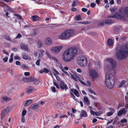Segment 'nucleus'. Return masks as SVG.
Masks as SVG:
<instances>
[{
  "label": "nucleus",
  "mask_w": 128,
  "mask_h": 128,
  "mask_svg": "<svg viewBox=\"0 0 128 128\" xmlns=\"http://www.w3.org/2000/svg\"><path fill=\"white\" fill-rule=\"evenodd\" d=\"M105 24L106 25H110L113 23L114 20L112 19H108L106 20H105Z\"/></svg>",
  "instance_id": "nucleus-16"
},
{
  "label": "nucleus",
  "mask_w": 128,
  "mask_h": 128,
  "mask_svg": "<svg viewBox=\"0 0 128 128\" xmlns=\"http://www.w3.org/2000/svg\"><path fill=\"white\" fill-rule=\"evenodd\" d=\"M4 37L7 40L11 42H13L12 40L8 36L5 35L4 36Z\"/></svg>",
  "instance_id": "nucleus-27"
},
{
  "label": "nucleus",
  "mask_w": 128,
  "mask_h": 128,
  "mask_svg": "<svg viewBox=\"0 0 128 128\" xmlns=\"http://www.w3.org/2000/svg\"><path fill=\"white\" fill-rule=\"evenodd\" d=\"M21 68L23 69H28V67L24 64H23L21 66Z\"/></svg>",
  "instance_id": "nucleus-39"
},
{
  "label": "nucleus",
  "mask_w": 128,
  "mask_h": 128,
  "mask_svg": "<svg viewBox=\"0 0 128 128\" xmlns=\"http://www.w3.org/2000/svg\"><path fill=\"white\" fill-rule=\"evenodd\" d=\"M51 88L52 89V91L53 92H56V88L54 87H52Z\"/></svg>",
  "instance_id": "nucleus-50"
},
{
  "label": "nucleus",
  "mask_w": 128,
  "mask_h": 128,
  "mask_svg": "<svg viewBox=\"0 0 128 128\" xmlns=\"http://www.w3.org/2000/svg\"><path fill=\"white\" fill-rule=\"evenodd\" d=\"M80 118H82V117H86L87 116V114L86 112L84 110H82L80 114Z\"/></svg>",
  "instance_id": "nucleus-15"
},
{
  "label": "nucleus",
  "mask_w": 128,
  "mask_h": 128,
  "mask_svg": "<svg viewBox=\"0 0 128 128\" xmlns=\"http://www.w3.org/2000/svg\"><path fill=\"white\" fill-rule=\"evenodd\" d=\"M117 10V8H112L110 9V10L112 13H114L115 11Z\"/></svg>",
  "instance_id": "nucleus-37"
},
{
  "label": "nucleus",
  "mask_w": 128,
  "mask_h": 128,
  "mask_svg": "<svg viewBox=\"0 0 128 128\" xmlns=\"http://www.w3.org/2000/svg\"><path fill=\"white\" fill-rule=\"evenodd\" d=\"M40 59H38L36 62V64L38 66H39L40 65Z\"/></svg>",
  "instance_id": "nucleus-40"
},
{
  "label": "nucleus",
  "mask_w": 128,
  "mask_h": 128,
  "mask_svg": "<svg viewBox=\"0 0 128 128\" xmlns=\"http://www.w3.org/2000/svg\"><path fill=\"white\" fill-rule=\"evenodd\" d=\"M9 112V108L7 107L4 108V110L2 111L1 114V117L0 118L2 120L6 118V115L8 114Z\"/></svg>",
  "instance_id": "nucleus-7"
},
{
  "label": "nucleus",
  "mask_w": 128,
  "mask_h": 128,
  "mask_svg": "<svg viewBox=\"0 0 128 128\" xmlns=\"http://www.w3.org/2000/svg\"><path fill=\"white\" fill-rule=\"evenodd\" d=\"M14 15L15 16H17V17H18L20 19H21L22 18V16L20 15H19V14H14Z\"/></svg>",
  "instance_id": "nucleus-54"
},
{
  "label": "nucleus",
  "mask_w": 128,
  "mask_h": 128,
  "mask_svg": "<svg viewBox=\"0 0 128 128\" xmlns=\"http://www.w3.org/2000/svg\"><path fill=\"white\" fill-rule=\"evenodd\" d=\"M84 103L87 105H88L90 104V102L88 98L86 97H84Z\"/></svg>",
  "instance_id": "nucleus-18"
},
{
  "label": "nucleus",
  "mask_w": 128,
  "mask_h": 128,
  "mask_svg": "<svg viewBox=\"0 0 128 128\" xmlns=\"http://www.w3.org/2000/svg\"><path fill=\"white\" fill-rule=\"evenodd\" d=\"M77 2H78V0H77L74 1V2H73L72 4V6L73 7L75 6H76V3Z\"/></svg>",
  "instance_id": "nucleus-42"
},
{
  "label": "nucleus",
  "mask_w": 128,
  "mask_h": 128,
  "mask_svg": "<svg viewBox=\"0 0 128 128\" xmlns=\"http://www.w3.org/2000/svg\"><path fill=\"white\" fill-rule=\"evenodd\" d=\"M34 84H38L40 82V81L37 80L35 78L34 80Z\"/></svg>",
  "instance_id": "nucleus-35"
},
{
  "label": "nucleus",
  "mask_w": 128,
  "mask_h": 128,
  "mask_svg": "<svg viewBox=\"0 0 128 128\" xmlns=\"http://www.w3.org/2000/svg\"><path fill=\"white\" fill-rule=\"evenodd\" d=\"M39 107V106L37 104H35L31 105L30 108L32 109H38Z\"/></svg>",
  "instance_id": "nucleus-20"
},
{
  "label": "nucleus",
  "mask_w": 128,
  "mask_h": 128,
  "mask_svg": "<svg viewBox=\"0 0 128 128\" xmlns=\"http://www.w3.org/2000/svg\"><path fill=\"white\" fill-rule=\"evenodd\" d=\"M108 18H116L120 20H123L124 18V17L123 16H122L121 14H118L117 13H116L113 16L109 15L108 16Z\"/></svg>",
  "instance_id": "nucleus-9"
},
{
  "label": "nucleus",
  "mask_w": 128,
  "mask_h": 128,
  "mask_svg": "<svg viewBox=\"0 0 128 128\" xmlns=\"http://www.w3.org/2000/svg\"><path fill=\"white\" fill-rule=\"evenodd\" d=\"M113 114V112H108L107 114V115L108 116H110L112 115Z\"/></svg>",
  "instance_id": "nucleus-43"
},
{
  "label": "nucleus",
  "mask_w": 128,
  "mask_h": 128,
  "mask_svg": "<svg viewBox=\"0 0 128 128\" xmlns=\"http://www.w3.org/2000/svg\"><path fill=\"white\" fill-rule=\"evenodd\" d=\"M106 62L107 63L109 62L112 68H114L116 66V61L110 58H107L106 61Z\"/></svg>",
  "instance_id": "nucleus-8"
},
{
  "label": "nucleus",
  "mask_w": 128,
  "mask_h": 128,
  "mask_svg": "<svg viewBox=\"0 0 128 128\" xmlns=\"http://www.w3.org/2000/svg\"><path fill=\"white\" fill-rule=\"evenodd\" d=\"M35 78L33 77H30L28 78V82H33Z\"/></svg>",
  "instance_id": "nucleus-32"
},
{
  "label": "nucleus",
  "mask_w": 128,
  "mask_h": 128,
  "mask_svg": "<svg viewBox=\"0 0 128 128\" xmlns=\"http://www.w3.org/2000/svg\"><path fill=\"white\" fill-rule=\"evenodd\" d=\"M43 42L41 40H39L37 42V45L38 48H40L42 46Z\"/></svg>",
  "instance_id": "nucleus-24"
},
{
  "label": "nucleus",
  "mask_w": 128,
  "mask_h": 128,
  "mask_svg": "<svg viewBox=\"0 0 128 128\" xmlns=\"http://www.w3.org/2000/svg\"><path fill=\"white\" fill-rule=\"evenodd\" d=\"M54 75L55 76H56V79H57V81H59L60 80V78L58 76H56V75L55 74H55L54 73Z\"/></svg>",
  "instance_id": "nucleus-59"
},
{
  "label": "nucleus",
  "mask_w": 128,
  "mask_h": 128,
  "mask_svg": "<svg viewBox=\"0 0 128 128\" xmlns=\"http://www.w3.org/2000/svg\"><path fill=\"white\" fill-rule=\"evenodd\" d=\"M96 6V4L95 3H92L91 4V6L93 8L95 7Z\"/></svg>",
  "instance_id": "nucleus-52"
},
{
  "label": "nucleus",
  "mask_w": 128,
  "mask_h": 128,
  "mask_svg": "<svg viewBox=\"0 0 128 128\" xmlns=\"http://www.w3.org/2000/svg\"><path fill=\"white\" fill-rule=\"evenodd\" d=\"M90 77L92 78V81L94 80V78L96 77L98 75L96 71L92 70H90Z\"/></svg>",
  "instance_id": "nucleus-10"
},
{
  "label": "nucleus",
  "mask_w": 128,
  "mask_h": 128,
  "mask_svg": "<svg viewBox=\"0 0 128 128\" xmlns=\"http://www.w3.org/2000/svg\"><path fill=\"white\" fill-rule=\"evenodd\" d=\"M90 112L91 114L93 115V116H94L95 115L96 112L93 111L92 110H90Z\"/></svg>",
  "instance_id": "nucleus-48"
},
{
  "label": "nucleus",
  "mask_w": 128,
  "mask_h": 128,
  "mask_svg": "<svg viewBox=\"0 0 128 128\" xmlns=\"http://www.w3.org/2000/svg\"><path fill=\"white\" fill-rule=\"evenodd\" d=\"M116 56L117 58L122 60L128 56V43H126L122 45L118 46Z\"/></svg>",
  "instance_id": "nucleus-1"
},
{
  "label": "nucleus",
  "mask_w": 128,
  "mask_h": 128,
  "mask_svg": "<svg viewBox=\"0 0 128 128\" xmlns=\"http://www.w3.org/2000/svg\"><path fill=\"white\" fill-rule=\"evenodd\" d=\"M61 70H62V71L64 73H65V74H67L68 75V73L67 72H66V71H65L64 69L63 68H62L61 69Z\"/></svg>",
  "instance_id": "nucleus-62"
},
{
  "label": "nucleus",
  "mask_w": 128,
  "mask_h": 128,
  "mask_svg": "<svg viewBox=\"0 0 128 128\" xmlns=\"http://www.w3.org/2000/svg\"><path fill=\"white\" fill-rule=\"evenodd\" d=\"M97 119L96 118H94L93 119L92 121V122L93 123H94L96 122L97 121Z\"/></svg>",
  "instance_id": "nucleus-64"
},
{
  "label": "nucleus",
  "mask_w": 128,
  "mask_h": 128,
  "mask_svg": "<svg viewBox=\"0 0 128 128\" xmlns=\"http://www.w3.org/2000/svg\"><path fill=\"white\" fill-rule=\"evenodd\" d=\"M63 46H57L54 47H52L50 49L52 52L54 54H57L62 49Z\"/></svg>",
  "instance_id": "nucleus-6"
},
{
  "label": "nucleus",
  "mask_w": 128,
  "mask_h": 128,
  "mask_svg": "<svg viewBox=\"0 0 128 128\" xmlns=\"http://www.w3.org/2000/svg\"><path fill=\"white\" fill-rule=\"evenodd\" d=\"M38 30L36 28L34 30L33 32L31 34V35L32 36H34L36 35L37 34V32Z\"/></svg>",
  "instance_id": "nucleus-29"
},
{
  "label": "nucleus",
  "mask_w": 128,
  "mask_h": 128,
  "mask_svg": "<svg viewBox=\"0 0 128 128\" xmlns=\"http://www.w3.org/2000/svg\"><path fill=\"white\" fill-rule=\"evenodd\" d=\"M30 74L29 72H25L24 73V75L26 76H29Z\"/></svg>",
  "instance_id": "nucleus-49"
},
{
  "label": "nucleus",
  "mask_w": 128,
  "mask_h": 128,
  "mask_svg": "<svg viewBox=\"0 0 128 128\" xmlns=\"http://www.w3.org/2000/svg\"><path fill=\"white\" fill-rule=\"evenodd\" d=\"M114 84V77L113 74L110 72H108L106 76L105 84L106 86L109 88H112Z\"/></svg>",
  "instance_id": "nucleus-3"
},
{
  "label": "nucleus",
  "mask_w": 128,
  "mask_h": 128,
  "mask_svg": "<svg viewBox=\"0 0 128 128\" xmlns=\"http://www.w3.org/2000/svg\"><path fill=\"white\" fill-rule=\"evenodd\" d=\"M16 64L17 65L20 66V62L18 61H17L16 62Z\"/></svg>",
  "instance_id": "nucleus-56"
},
{
  "label": "nucleus",
  "mask_w": 128,
  "mask_h": 128,
  "mask_svg": "<svg viewBox=\"0 0 128 128\" xmlns=\"http://www.w3.org/2000/svg\"><path fill=\"white\" fill-rule=\"evenodd\" d=\"M8 59V58L7 57H6V58H4L3 59V60L5 62H7Z\"/></svg>",
  "instance_id": "nucleus-51"
},
{
  "label": "nucleus",
  "mask_w": 128,
  "mask_h": 128,
  "mask_svg": "<svg viewBox=\"0 0 128 128\" xmlns=\"http://www.w3.org/2000/svg\"><path fill=\"white\" fill-rule=\"evenodd\" d=\"M105 20H104L100 22L99 24V25L101 26H103L105 24Z\"/></svg>",
  "instance_id": "nucleus-30"
},
{
  "label": "nucleus",
  "mask_w": 128,
  "mask_h": 128,
  "mask_svg": "<svg viewBox=\"0 0 128 128\" xmlns=\"http://www.w3.org/2000/svg\"><path fill=\"white\" fill-rule=\"evenodd\" d=\"M3 52L4 54H6L7 55H8V56L9 55L8 53V52H6V51L5 50H4L3 51Z\"/></svg>",
  "instance_id": "nucleus-58"
},
{
  "label": "nucleus",
  "mask_w": 128,
  "mask_h": 128,
  "mask_svg": "<svg viewBox=\"0 0 128 128\" xmlns=\"http://www.w3.org/2000/svg\"><path fill=\"white\" fill-rule=\"evenodd\" d=\"M77 62L79 65L83 67L86 66L88 63L86 57L82 55L78 57Z\"/></svg>",
  "instance_id": "nucleus-5"
},
{
  "label": "nucleus",
  "mask_w": 128,
  "mask_h": 128,
  "mask_svg": "<svg viewBox=\"0 0 128 128\" xmlns=\"http://www.w3.org/2000/svg\"><path fill=\"white\" fill-rule=\"evenodd\" d=\"M82 12H86L87 11L88 9L87 8H82Z\"/></svg>",
  "instance_id": "nucleus-55"
},
{
  "label": "nucleus",
  "mask_w": 128,
  "mask_h": 128,
  "mask_svg": "<svg viewBox=\"0 0 128 128\" xmlns=\"http://www.w3.org/2000/svg\"><path fill=\"white\" fill-rule=\"evenodd\" d=\"M46 54L49 58H51L52 59L54 60L56 62H58L57 59L54 57H52L50 55L49 53H48V52L46 51Z\"/></svg>",
  "instance_id": "nucleus-19"
},
{
  "label": "nucleus",
  "mask_w": 128,
  "mask_h": 128,
  "mask_svg": "<svg viewBox=\"0 0 128 128\" xmlns=\"http://www.w3.org/2000/svg\"><path fill=\"white\" fill-rule=\"evenodd\" d=\"M122 12L123 16H126L128 17V7H127L124 8L122 10ZM122 16V15L121 14ZM123 16V15H122ZM125 18V17H124Z\"/></svg>",
  "instance_id": "nucleus-13"
},
{
  "label": "nucleus",
  "mask_w": 128,
  "mask_h": 128,
  "mask_svg": "<svg viewBox=\"0 0 128 128\" xmlns=\"http://www.w3.org/2000/svg\"><path fill=\"white\" fill-rule=\"evenodd\" d=\"M76 19L77 20H81V18L80 15L77 16L76 17Z\"/></svg>",
  "instance_id": "nucleus-38"
},
{
  "label": "nucleus",
  "mask_w": 128,
  "mask_h": 128,
  "mask_svg": "<svg viewBox=\"0 0 128 128\" xmlns=\"http://www.w3.org/2000/svg\"><path fill=\"white\" fill-rule=\"evenodd\" d=\"M60 88L62 90H66L68 89V87L67 85L63 81H61L60 84Z\"/></svg>",
  "instance_id": "nucleus-12"
},
{
  "label": "nucleus",
  "mask_w": 128,
  "mask_h": 128,
  "mask_svg": "<svg viewBox=\"0 0 128 128\" xmlns=\"http://www.w3.org/2000/svg\"><path fill=\"white\" fill-rule=\"evenodd\" d=\"M87 84H86V85L87 86H90L91 84L90 82L89 81H88L87 82Z\"/></svg>",
  "instance_id": "nucleus-57"
},
{
  "label": "nucleus",
  "mask_w": 128,
  "mask_h": 128,
  "mask_svg": "<svg viewBox=\"0 0 128 128\" xmlns=\"http://www.w3.org/2000/svg\"><path fill=\"white\" fill-rule=\"evenodd\" d=\"M127 111H126L125 110L124 108H122L121 110H119L118 112L117 115L118 116H120L122 114H126L127 112Z\"/></svg>",
  "instance_id": "nucleus-14"
},
{
  "label": "nucleus",
  "mask_w": 128,
  "mask_h": 128,
  "mask_svg": "<svg viewBox=\"0 0 128 128\" xmlns=\"http://www.w3.org/2000/svg\"><path fill=\"white\" fill-rule=\"evenodd\" d=\"M54 86H55L56 87L58 88H60V87L59 86L58 84L56 82H54Z\"/></svg>",
  "instance_id": "nucleus-41"
},
{
  "label": "nucleus",
  "mask_w": 128,
  "mask_h": 128,
  "mask_svg": "<svg viewBox=\"0 0 128 128\" xmlns=\"http://www.w3.org/2000/svg\"><path fill=\"white\" fill-rule=\"evenodd\" d=\"M43 71L44 72L46 73H48L49 72V70L46 68H44Z\"/></svg>",
  "instance_id": "nucleus-45"
},
{
  "label": "nucleus",
  "mask_w": 128,
  "mask_h": 128,
  "mask_svg": "<svg viewBox=\"0 0 128 128\" xmlns=\"http://www.w3.org/2000/svg\"><path fill=\"white\" fill-rule=\"evenodd\" d=\"M20 47L23 50H24L26 51L28 50V48L27 45L22 44L20 45Z\"/></svg>",
  "instance_id": "nucleus-22"
},
{
  "label": "nucleus",
  "mask_w": 128,
  "mask_h": 128,
  "mask_svg": "<svg viewBox=\"0 0 128 128\" xmlns=\"http://www.w3.org/2000/svg\"><path fill=\"white\" fill-rule=\"evenodd\" d=\"M26 112L27 111L26 110H24L22 111V116H24L25 115H26Z\"/></svg>",
  "instance_id": "nucleus-36"
},
{
  "label": "nucleus",
  "mask_w": 128,
  "mask_h": 128,
  "mask_svg": "<svg viewBox=\"0 0 128 128\" xmlns=\"http://www.w3.org/2000/svg\"><path fill=\"white\" fill-rule=\"evenodd\" d=\"M32 102V100H27L26 102L24 104V106H27L30 104Z\"/></svg>",
  "instance_id": "nucleus-25"
},
{
  "label": "nucleus",
  "mask_w": 128,
  "mask_h": 128,
  "mask_svg": "<svg viewBox=\"0 0 128 128\" xmlns=\"http://www.w3.org/2000/svg\"><path fill=\"white\" fill-rule=\"evenodd\" d=\"M127 121L126 120L125 118L123 119L122 120H121L120 121L121 122L123 123L126 122H127Z\"/></svg>",
  "instance_id": "nucleus-46"
},
{
  "label": "nucleus",
  "mask_w": 128,
  "mask_h": 128,
  "mask_svg": "<svg viewBox=\"0 0 128 128\" xmlns=\"http://www.w3.org/2000/svg\"><path fill=\"white\" fill-rule=\"evenodd\" d=\"M77 49L70 48L65 50L63 54L62 59L66 62L71 61L73 59L77 53Z\"/></svg>",
  "instance_id": "nucleus-2"
},
{
  "label": "nucleus",
  "mask_w": 128,
  "mask_h": 128,
  "mask_svg": "<svg viewBox=\"0 0 128 128\" xmlns=\"http://www.w3.org/2000/svg\"><path fill=\"white\" fill-rule=\"evenodd\" d=\"M126 82V81L124 80L122 81L120 84V85L118 86V87L119 88L121 87Z\"/></svg>",
  "instance_id": "nucleus-31"
},
{
  "label": "nucleus",
  "mask_w": 128,
  "mask_h": 128,
  "mask_svg": "<svg viewBox=\"0 0 128 128\" xmlns=\"http://www.w3.org/2000/svg\"><path fill=\"white\" fill-rule=\"evenodd\" d=\"M32 18L34 21H36L39 20V17L36 16H32Z\"/></svg>",
  "instance_id": "nucleus-26"
},
{
  "label": "nucleus",
  "mask_w": 128,
  "mask_h": 128,
  "mask_svg": "<svg viewBox=\"0 0 128 128\" xmlns=\"http://www.w3.org/2000/svg\"><path fill=\"white\" fill-rule=\"evenodd\" d=\"M125 100H126V103H128V96H125Z\"/></svg>",
  "instance_id": "nucleus-53"
},
{
  "label": "nucleus",
  "mask_w": 128,
  "mask_h": 128,
  "mask_svg": "<svg viewBox=\"0 0 128 128\" xmlns=\"http://www.w3.org/2000/svg\"><path fill=\"white\" fill-rule=\"evenodd\" d=\"M44 42L46 45L48 46L52 44V41L50 38L47 37L45 39Z\"/></svg>",
  "instance_id": "nucleus-11"
},
{
  "label": "nucleus",
  "mask_w": 128,
  "mask_h": 128,
  "mask_svg": "<svg viewBox=\"0 0 128 128\" xmlns=\"http://www.w3.org/2000/svg\"><path fill=\"white\" fill-rule=\"evenodd\" d=\"M74 93L78 97L79 96V94L78 92L76 90H74Z\"/></svg>",
  "instance_id": "nucleus-34"
},
{
  "label": "nucleus",
  "mask_w": 128,
  "mask_h": 128,
  "mask_svg": "<svg viewBox=\"0 0 128 128\" xmlns=\"http://www.w3.org/2000/svg\"><path fill=\"white\" fill-rule=\"evenodd\" d=\"M107 43L108 45L109 46H112L113 44V42L112 40L110 38L108 40Z\"/></svg>",
  "instance_id": "nucleus-23"
},
{
  "label": "nucleus",
  "mask_w": 128,
  "mask_h": 128,
  "mask_svg": "<svg viewBox=\"0 0 128 128\" xmlns=\"http://www.w3.org/2000/svg\"><path fill=\"white\" fill-rule=\"evenodd\" d=\"M74 31L72 29H69L65 30L59 36L58 38L62 40H68L74 36Z\"/></svg>",
  "instance_id": "nucleus-4"
},
{
  "label": "nucleus",
  "mask_w": 128,
  "mask_h": 128,
  "mask_svg": "<svg viewBox=\"0 0 128 128\" xmlns=\"http://www.w3.org/2000/svg\"><path fill=\"white\" fill-rule=\"evenodd\" d=\"M22 80L24 82H28V78H27L25 77L24 78H23Z\"/></svg>",
  "instance_id": "nucleus-33"
},
{
  "label": "nucleus",
  "mask_w": 128,
  "mask_h": 128,
  "mask_svg": "<svg viewBox=\"0 0 128 128\" xmlns=\"http://www.w3.org/2000/svg\"><path fill=\"white\" fill-rule=\"evenodd\" d=\"M2 100L3 101L8 102L10 101L11 99L10 98L6 96H4L2 97Z\"/></svg>",
  "instance_id": "nucleus-17"
},
{
  "label": "nucleus",
  "mask_w": 128,
  "mask_h": 128,
  "mask_svg": "<svg viewBox=\"0 0 128 128\" xmlns=\"http://www.w3.org/2000/svg\"><path fill=\"white\" fill-rule=\"evenodd\" d=\"M14 58L16 60H20V58L18 56H16L14 57Z\"/></svg>",
  "instance_id": "nucleus-61"
},
{
  "label": "nucleus",
  "mask_w": 128,
  "mask_h": 128,
  "mask_svg": "<svg viewBox=\"0 0 128 128\" xmlns=\"http://www.w3.org/2000/svg\"><path fill=\"white\" fill-rule=\"evenodd\" d=\"M33 88L32 86H29L26 89V92L28 94L31 93L33 91Z\"/></svg>",
  "instance_id": "nucleus-21"
},
{
  "label": "nucleus",
  "mask_w": 128,
  "mask_h": 128,
  "mask_svg": "<svg viewBox=\"0 0 128 128\" xmlns=\"http://www.w3.org/2000/svg\"><path fill=\"white\" fill-rule=\"evenodd\" d=\"M71 10L73 12H75L76 10V9L75 8H72L71 9Z\"/></svg>",
  "instance_id": "nucleus-63"
},
{
  "label": "nucleus",
  "mask_w": 128,
  "mask_h": 128,
  "mask_svg": "<svg viewBox=\"0 0 128 128\" xmlns=\"http://www.w3.org/2000/svg\"><path fill=\"white\" fill-rule=\"evenodd\" d=\"M71 76L72 78L75 81H77L78 80L77 78L76 77L74 76L73 75L71 74Z\"/></svg>",
  "instance_id": "nucleus-47"
},
{
  "label": "nucleus",
  "mask_w": 128,
  "mask_h": 128,
  "mask_svg": "<svg viewBox=\"0 0 128 128\" xmlns=\"http://www.w3.org/2000/svg\"><path fill=\"white\" fill-rule=\"evenodd\" d=\"M22 58L24 60H28L29 58L28 56L26 53L22 54Z\"/></svg>",
  "instance_id": "nucleus-28"
},
{
  "label": "nucleus",
  "mask_w": 128,
  "mask_h": 128,
  "mask_svg": "<svg viewBox=\"0 0 128 128\" xmlns=\"http://www.w3.org/2000/svg\"><path fill=\"white\" fill-rule=\"evenodd\" d=\"M22 36L20 34H18L16 36V37L15 38H20Z\"/></svg>",
  "instance_id": "nucleus-44"
},
{
  "label": "nucleus",
  "mask_w": 128,
  "mask_h": 128,
  "mask_svg": "<svg viewBox=\"0 0 128 128\" xmlns=\"http://www.w3.org/2000/svg\"><path fill=\"white\" fill-rule=\"evenodd\" d=\"M21 122H25V119L24 116H22L21 119Z\"/></svg>",
  "instance_id": "nucleus-60"
}]
</instances>
